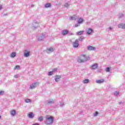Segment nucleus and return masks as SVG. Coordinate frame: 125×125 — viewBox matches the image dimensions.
<instances>
[{"instance_id": "c9c22d12", "label": "nucleus", "mask_w": 125, "mask_h": 125, "mask_svg": "<svg viewBox=\"0 0 125 125\" xmlns=\"http://www.w3.org/2000/svg\"><path fill=\"white\" fill-rule=\"evenodd\" d=\"M17 77H18V75H15V77H16V78H17Z\"/></svg>"}, {"instance_id": "a878e982", "label": "nucleus", "mask_w": 125, "mask_h": 125, "mask_svg": "<svg viewBox=\"0 0 125 125\" xmlns=\"http://www.w3.org/2000/svg\"><path fill=\"white\" fill-rule=\"evenodd\" d=\"M4 93V91H0V95H2Z\"/></svg>"}, {"instance_id": "f8f14e48", "label": "nucleus", "mask_w": 125, "mask_h": 125, "mask_svg": "<svg viewBox=\"0 0 125 125\" xmlns=\"http://www.w3.org/2000/svg\"><path fill=\"white\" fill-rule=\"evenodd\" d=\"M37 83H33L32 85L30 86V89H33V88H35V87L37 86Z\"/></svg>"}, {"instance_id": "7c9ffc66", "label": "nucleus", "mask_w": 125, "mask_h": 125, "mask_svg": "<svg viewBox=\"0 0 125 125\" xmlns=\"http://www.w3.org/2000/svg\"><path fill=\"white\" fill-rule=\"evenodd\" d=\"M55 71H57V68H55L52 70V72H55Z\"/></svg>"}, {"instance_id": "e433bc0d", "label": "nucleus", "mask_w": 125, "mask_h": 125, "mask_svg": "<svg viewBox=\"0 0 125 125\" xmlns=\"http://www.w3.org/2000/svg\"><path fill=\"white\" fill-rule=\"evenodd\" d=\"M109 30H111L112 28L111 27L109 28Z\"/></svg>"}, {"instance_id": "4c0bfd02", "label": "nucleus", "mask_w": 125, "mask_h": 125, "mask_svg": "<svg viewBox=\"0 0 125 125\" xmlns=\"http://www.w3.org/2000/svg\"><path fill=\"white\" fill-rule=\"evenodd\" d=\"M0 119H1V117H0Z\"/></svg>"}, {"instance_id": "423d86ee", "label": "nucleus", "mask_w": 125, "mask_h": 125, "mask_svg": "<svg viewBox=\"0 0 125 125\" xmlns=\"http://www.w3.org/2000/svg\"><path fill=\"white\" fill-rule=\"evenodd\" d=\"M25 52H26L24 53V54L25 57H28V56H30V51L25 50Z\"/></svg>"}, {"instance_id": "20e7f679", "label": "nucleus", "mask_w": 125, "mask_h": 125, "mask_svg": "<svg viewBox=\"0 0 125 125\" xmlns=\"http://www.w3.org/2000/svg\"><path fill=\"white\" fill-rule=\"evenodd\" d=\"M87 49L88 50L92 51L95 49V47L89 45L87 47Z\"/></svg>"}, {"instance_id": "9d476101", "label": "nucleus", "mask_w": 125, "mask_h": 125, "mask_svg": "<svg viewBox=\"0 0 125 125\" xmlns=\"http://www.w3.org/2000/svg\"><path fill=\"white\" fill-rule=\"evenodd\" d=\"M61 79V76L59 75L56 76L55 82H58Z\"/></svg>"}, {"instance_id": "4be33fe9", "label": "nucleus", "mask_w": 125, "mask_h": 125, "mask_svg": "<svg viewBox=\"0 0 125 125\" xmlns=\"http://www.w3.org/2000/svg\"><path fill=\"white\" fill-rule=\"evenodd\" d=\"M48 76H52L53 75V71H50L48 72Z\"/></svg>"}, {"instance_id": "4468645a", "label": "nucleus", "mask_w": 125, "mask_h": 125, "mask_svg": "<svg viewBox=\"0 0 125 125\" xmlns=\"http://www.w3.org/2000/svg\"><path fill=\"white\" fill-rule=\"evenodd\" d=\"M16 114V111L15 110H13L11 111V115L12 116H15V114Z\"/></svg>"}, {"instance_id": "1a4fd4ad", "label": "nucleus", "mask_w": 125, "mask_h": 125, "mask_svg": "<svg viewBox=\"0 0 125 125\" xmlns=\"http://www.w3.org/2000/svg\"><path fill=\"white\" fill-rule=\"evenodd\" d=\"M69 33V31L68 30H63L62 31V35L63 36H65L67 35Z\"/></svg>"}, {"instance_id": "39448f33", "label": "nucleus", "mask_w": 125, "mask_h": 125, "mask_svg": "<svg viewBox=\"0 0 125 125\" xmlns=\"http://www.w3.org/2000/svg\"><path fill=\"white\" fill-rule=\"evenodd\" d=\"M87 35H90L91 33H92V29L88 28L86 30Z\"/></svg>"}, {"instance_id": "2eb2a0df", "label": "nucleus", "mask_w": 125, "mask_h": 125, "mask_svg": "<svg viewBox=\"0 0 125 125\" xmlns=\"http://www.w3.org/2000/svg\"><path fill=\"white\" fill-rule=\"evenodd\" d=\"M78 24H82V23H83V19H82V18H80L78 20Z\"/></svg>"}, {"instance_id": "f257e3e1", "label": "nucleus", "mask_w": 125, "mask_h": 125, "mask_svg": "<svg viewBox=\"0 0 125 125\" xmlns=\"http://www.w3.org/2000/svg\"><path fill=\"white\" fill-rule=\"evenodd\" d=\"M46 125H51L53 123V117L52 116L46 117Z\"/></svg>"}, {"instance_id": "f3484780", "label": "nucleus", "mask_w": 125, "mask_h": 125, "mask_svg": "<svg viewBox=\"0 0 125 125\" xmlns=\"http://www.w3.org/2000/svg\"><path fill=\"white\" fill-rule=\"evenodd\" d=\"M51 5V4H50V3H48L45 4V7L47 8L48 7H50Z\"/></svg>"}, {"instance_id": "b1692460", "label": "nucleus", "mask_w": 125, "mask_h": 125, "mask_svg": "<svg viewBox=\"0 0 125 125\" xmlns=\"http://www.w3.org/2000/svg\"><path fill=\"white\" fill-rule=\"evenodd\" d=\"M25 102H26V103H30V102H31V100L27 99L25 100Z\"/></svg>"}, {"instance_id": "ddd939ff", "label": "nucleus", "mask_w": 125, "mask_h": 125, "mask_svg": "<svg viewBox=\"0 0 125 125\" xmlns=\"http://www.w3.org/2000/svg\"><path fill=\"white\" fill-rule=\"evenodd\" d=\"M15 56H16V53H15V52H13L10 55V57L12 58H14V57H15Z\"/></svg>"}, {"instance_id": "5701e85b", "label": "nucleus", "mask_w": 125, "mask_h": 125, "mask_svg": "<svg viewBox=\"0 0 125 125\" xmlns=\"http://www.w3.org/2000/svg\"><path fill=\"white\" fill-rule=\"evenodd\" d=\"M19 68H20V66H19V65H16V66L14 67V69H15V70H16V69L19 70Z\"/></svg>"}, {"instance_id": "bb28decb", "label": "nucleus", "mask_w": 125, "mask_h": 125, "mask_svg": "<svg viewBox=\"0 0 125 125\" xmlns=\"http://www.w3.org/2000/svg\"><path fill=\"white\" fill-rule=\"evenodd\" d=\"M70 19H71V20H76V18H75L74 17H71Z\"/></svg>"}, {"instance_id": "f03ea898", "label": "nucleus", "mask_w": 125, "mask_h": 125, "mask_svg": "<svg viewBox=\"0 0 125 125\" xmlns=\"http://www.w3.org/2000/svg\"><path fill=\"white\" fill-rule=\"evenodd\" d=\"M98 67V64L97 63H95L91 66V69L92 70H95V69L97 68Z\"/></svg>"}, {"instance_id": "6ab92c4d", "label": "nucleus", "mask_w": 125, "mask_h": 125, "mask_svg": "<svg viewBox=\"0 0 125 125\" xmlns=\"http://www.w3.org/2000/svg\"><path fill=\"white\" fill-rule=\"evenodd\" d=\"M77 62H78V63H83V60H82L80 58L77 60Z\"/></svg>"}, {"instance_id": "393cba45", "label": "nucleus", "mask_w": 125, "mask_h": 125, "mask_svg": "<svg viewBox=\"0 0 125 125\" xmlns=\"http://www.w3.org/2000/svg\"><path fill=\"white\" fill-rule=\"evenodd\" d=\"M42 120H43V118L42 117H39L38 118V120L40 121V122H42Z\"/></svg>"}, {"instance_id": "9b49d317", "label": "nucleus", "mask_w": 125, "mask_h": 125, "mask_svg": "<svg viewBox=\"0 0 125 125\" xmlns=\"http://www.w3.org/2000/svg\"><path fill=\"white\" fill-rule=\"evenodd\" d=\"M28 116L30 119H33L34 118V114L32 112L29 113Z\"/></svg>"}, {"instance_id": "6e6552de", "label": "nucleus", "mask_w": 125, "mask_h": 125, "mask_svg": "<svg viewBox=\"0 0 125 125\" xmlns=\"http://www.w3.org/2000/svg\"><path fill=\"white\" fill-rule=\"evenodd\" d=\"M96 83H104V79L97 80L96 81Z\"/></svg>"}, {"instance_id": "dca6fc26", "label": "nucleus", "mask_w": 125, "mask_h": 125, "mask_svg": "<svg viewBox=\"0 0 125 125\" xmlns=\"http://www.w3.org/2000/svg\"><path fill=\"white\" fill-rule=\"evenodd\" d=\"M119 28H122V29H125V24H120Z\"/></svg>"}, {"instance_id": "cd10ccee", "label": "nucleus", "mask_w": 125, "mask_h": 125, "mask_svg": "<svg viewBox=\"0 0 125 125\" xmlns=\"http://www.w3.org/2000/svg\"><path fill=\"white\" fill-rule=\"evenodd\" d=\"M106 72H110V68L109 67H107Z\"/></svg>"}, {"instance_id": "aec40b11", "label": "nucleus", "mask_w": 125, "mask_h": 125, "mask_svg": "<svg viewBox=\"0 0 125 125\" xmlns=\"http://www.w3.org/2000/svg\"><path fill=\"white\" fill-rule=\"evenodd\" d=\"M89 82V80L88 79H85L83 81V83H87Z\"/></svg>"}, {"instance_id": "2f4dec72", "label": "nucleus", "mask_w": 125, "mask_h": 125, "mask_svg": "<svg viewBox=\"0 0 125 125\" xmlns=\"http://www.w3.org/2000/svg\"><path fill=\"white\" fill-rule=\"evenodd\" d=\"M64 6H65V7H67V6H69V4H68V3H66V4L64 5Z\"/></svg>"}, {"instance_id": "f704fd0d", "label": "nucleus", "mask_w": 125, "mask_h": 125, "mask_svg": "<svg viewBox=\"0 0 125 125\" xmlns=\"http://www.w3.org/2000/svg\"><path fill=\"white\" fill-rule=\"evenodd\" d=\"M79 26V25H78V24H75V27H78Z\"/></svg>"}, {"instance_id": "a211bd4d", "label": "nucleus", "mask_w": 125, "mask_h": 125, "mask_svg": "<svg viewBox=\"0 0 125 125\" xmlns=\"http://www.w3.org/2000/svg\"><path fill=\"white\" fill-rule=\"evenodd\" d=\"M78 36H81V35H83V31H80L77 33Z\"/></svg>"}, {"instance_id": "473e14b6", "label": "nucleus", "mask_w": 125, "mask_h": 125, "mask_svg": "<svg viewBox=\"0 0 125 125\" xmlns=\"http://www.w3.org/2000/svg\"><path fill=\"white\" fill-rule=\"evenodd\" d=\"M115 95H119V92H115Z\"/></svg>"}, {"instance_id": "c756f323", "label": "nucleus", "mask_w": 125, "mask_h": 125, "mask_svg": "<svg viewBox=\"0 0 125 125\" xmlns=\"http://www.w3.org/2000/svg\"><path fill=\"white\" fill-rule=\"evenodd\" d=\"M43 39V38L42 37H40L39 38V41H42V40Z\"/></svg>"}, {"instance_id": "c85d7f7f", "label": "nucleus", "mask_w": 125, "mask_h": 125, "mask_svg": "<svg viewBox=\"0 0 125 125\" xmlns=\"http://www.w3.org/2000/svg\"><path fill=\"white\" fill-rule=\"evenodd\" d=\"M98 115V112L96 111L95 113L94 114V116L96 117V116H97Z\"/></svg>"}, {"instance_id": "72a5a7b5", "label": "nucleus", "mask_w": 125, "mask_h": 125, "mask_svg": "<svg viewBox=\"0 0 125 125\" xmlns=\"http://www.w3.org/2000/svg\"><path fill=\"white\" fill-rule=\"evenodd\" d=\"M1 8H2V6H1V5H0V9H1Z\"/></svg>"}, {"instance_id": "7ed1b4c3", "label": "nucleus", "mask_w": 125, "mask_h": 125, "mask_svg": "<svg viewBox=\"0 0 125 125\" xmlns=\"http://www.w3.org/2000/svg\"><path fill=\"white\" fill-rule=\"evenodd\" d=\"M80 58L81 59H87V58H89V57H86V56L84 54H82L80 56Z\"/></svg>"}, {"instance_id": "412c9836", "label": "nucleus", "mask_w": 125, "mask_h": 125, "mask_svg": "<svg viewBox=\"0 0 125 125\" xmlns=\"http://www.w3.org/2000/svg\"><path fill=\"white\" fill-rule=\"evenodd\" d=\"M48 51H49V52H52V51H53V48H49L48 49H47Z\"/></svg>"}, {"instance_id": "0eeeda50", "label": "nucleus", "mask_w": 125, "mask_h": 125, "mask_svg": "<svg viewBox=\"0 0 125 125\" xmlns=\"http://www.w3.org/2000/svg\"><path fill=\"white\" fill-rule=\"evenodd\" d=\"M79 46V43H78V40L75 41V42L73 43V47H78Z\"/></svg>"}]
</instances>
